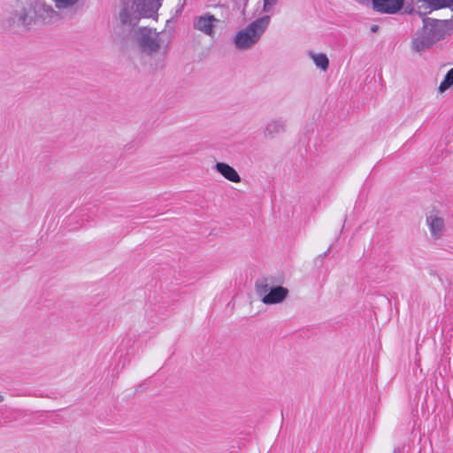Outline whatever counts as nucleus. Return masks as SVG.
I'll return each instance as SVG.
<instances>
[{"label": "nucleus", "instance_id": "4", "mask_svg": "<svg viewBox=\"0 0 453 453\" xmlns=\"http://www.w3.org/2000/svg\"><path fill=\"white\" fill-rule=\"evenodd\" d=\"M135 39L141 50L146 54L155 52L160 45L158 34L146 27L135 31Z\"/></svg>", "mask_w": 453, "mask_h": 453}, {"label": "nucleus", "instance_id": "19", "mask_svg": "<svg viewBox=\"0 0 453 453\" xmlns=\"http://www.w3.org/2000/svg\"><path fill=\"white\" fill-rule=\"evenodd\" d=\"M120 19L123 22H126V18H125V14L121 13L120 14Z\"/></svg>", "mask_w": 453, "mask_h": 453}, {"label": "nucleus", "instance_id": "12", "mask_svg": "<svg viewBox=\"0 0 453 453\" xmlns=\"http://www.w3.org/2000/svg\"><path fill=\"white\" fill-rule=\"evenodd\" d=\"M309 56L313 60L317 67L323 71H326L328 69L329 60L326 54L310 52Z\"/></svg>", "mask_w": 453, "mask_h": 453}, {"label": "nucleus", "instance_id": "21", "mask_svg": "<svg viewBox=\"0 0 453 453\" xmlns=\"http://www.w3.org/2000/svg\"><path fill=\"white\" fill-rule=\"evenodd\" d=\"M327 252L328 251H326L325 253H323V255H321L322 257H326L327 255Z\"/></svg>", "mask_w": 453, "mask_h": 453}, {"label": "nucleus", "instance_id": "17", "mask_svg": "<svg viewBox=\"0 0 453 453\" xmlns=\"http://www.w3.org/2000/svg\"><path fill=\"white\" fill-rule=\"evenodd\" d=\"M234 5L238 10H240L242 13H244L245 9L248 5L249 0H233Z\"/></svg>", "mask_w": 453, "mask_h": 453}, {"label": "nucleus", "instance_id": "18", "mask_svg": "<svg viewBox=\"0 0 453 453\" xmlns=\"http://www.w3.org/2000/svg\"><path fill=\"white\" fill-rule=\"evenodd\" d=\"M378 28H379V27H378L377 25H373V26L371 27V31H372V33H375V32H377Z\"/></svg>", "mask_w": 453, "mask_h": 453}, {"label": "nucleus", "instance_id": "7", "mask_svg": "<svg viewBox=\"0 0 453 453\" xmlns=\"http://www.w3.org/2000/svg\"><path fill=\"white\" fill-rule=\"evenodd\" d=\"M426 225L434 240H439L442 237L445 231V222L437 213L433 212L426 216Z\"/></svg>", "mask_w": 453, "mask_h": 453}, {"label": "nucleus", "instance_id": "1", "mask_svg": "<svg viewBox=\"0 0 453 453\" xmlns=\"http://www.w3.org/2000/svg\"><path fill=\"white\" fill-rule=\"evenodd\" d=\"M56 15L54 8L45 0H15L10 12V20L26 28L41 27Z\"/></svg>", "mask_w": 453, "mask_h": 453}, {"label": "nucleus", "instance_id": "9", "mask_svg": "<svg viewBox=\"0 0 453 453\" xmlns=\"http://www.w3.org/2000/svg\"><path fill=\"white\" fill-rule=\"evenodd\" d=\"M286 130V122L281 119L270 120L264 130V136L265 138L273 139L277 134L284 133Z\"/></svg>", "mask_w": 453, "mask_h": 453}, {"label": "nucleus", "instance_id": "20", "mask_svg": "<svg viewBox=\"0 0 453 453\" xmlns=\"http://www.w3.org/2000/svg\"><path fill=\"white\" fill-rule=\"evenodd\" d=\"M4 395L0 393V403L4 401Z\"/></svg>", "mask_w": 453, "mask_h": 453}, {"label": "nucleus", "instance_id": "16", "mask_svg": "<svg viewBox=\"0 0 453 453\" xmlns=\"http://www.w3.org/2000/svg\"><path fill=\"white\" fill-rule=\"evenodd\" d=\"M263 12H269L271 9L277 4L278 0H263Z\"/></svg>", "mask_w": 453, "mask_h": 453}, {"label": "nucleus", "instance_id": "5", "mask_svg": "<svg viewBox=\"0 0 453 453\" xmlns=\"http://www.w3.org/2000/svg\"><path fill=\"white\" fill-rule=\"evenodd\" d=\"M219 19L212 14L205 13L196 16L193 20V27L196 30L203 33L206 35L212 36L214 35V27Z\"/></svg>", "mask_w": 453, "mask_h": 453}, {"label": "nucleus", "instance_id": "8", "mask_svg": "<svg viewBox=\"0 0 453 453\" xmlns=\"http://www.w3.org/2000/svg\"><path fill=\"white\" fill-rule=\"evenodd\" d=\"M288 288L278 286L273 287L266 295L262 298V302L265 304H275L281 303L288 296Z\"/></svg>", "mask_w": 453, "mask_h": 453}, {"label": "nucleus", "instance_id": "10", "mask_svg": "<svg viewBox=\"0 0 453 453\" xmlns=\"http://www.w3.org/2000/svg\"><path fill=\"white\" fill-rule=\"evenodd\" d=\"M216 170L229 181L238 183L241 181V177L236 170L226 163L219 162L215 165Z\"/></svg>", "mask_w": 453, "mask_h": 453}, {"label": "nucleus", "instance_id": "2", "mask_svg": "<svg viewBox=\"0 0 453 453\" xmlns=\"http://www.w3.org/2000/svg\"><path fill=\"white\" fill-rule=\"evenodd\" d=\"M447 35V20L423 18V27L412 39V49L416 52L420 53L444 39Z\"/></svg>", "mask_w": 453, "mask_h": 453}, {"label": "nucleus", "instance_id": "13", "mask_svg": "<svg viewBox=\"0 0 453 453\" xmlns=\"http://www.w3.org/2000/svg\"><path fill=\"white\" fill-rule=\"evenodd\" d=\"M57 10H68L73 8L79 0H50Z\"/></svg>", "mask_w": 453, "mask_h": 453}, {"label": "nucleus", "instance_id": "14", "mask_svg": "<svg viewBox=\"0 0 453 453\" xmlns=\"http://www.w3.org/2000/svg\"><path fill=\"white\" fill-rule=\"evenodd\" d=\"M453 85V68L448 71L443 81L439 86V91L444 92Z\"/></svg>", "mask_w": 453, "mask_h": 453}, {"label": "nucleus", "instance_id": "3", "mask_svg": "<svg viewBox=\"0 0 453 453\" xmlns=\"http://www.w3.org/2000/svg\"><path fill=\"white\" fill-rule=\"evenodd\" d=\"M271 21L268 15L260 17L245 28L240 30L234 38V44L239 50H246L252 48L261 39Z\"/></svg>", "mask_w": 453, "mask_h": 453}, {"label": "nucleus", "instance_id": "6", "mask_svg": "<svg viewBox=\"0 0 453 453\" xmlns=\"http://www.w3.org/2000/svg\"><path fill=\"white\" fill-rule=\"evenodd\" d=\"M373 10L386 14H395L403 6L404 0H372Z\"/></svg>", "mask_w": 453, "mask_h": 453}, {"label": "nucleus", "instance_id": "15", "mask_svg": "<svg viewBox=\"0 0 453 453\" xmlns=\"http://www.w3.org/2000/svg\"><path fill=\"white\" fill-rule=\"evenodd\" d=\"M157 4L154 0H147L144 4V7L141 10L140 15L142 17H148L150 13L156 8Z\"/></svg>", "mask_w": 453, "mask_h": 453}, {"label": "nucleus", "instance_id": "11", "mask_svg": "<svg viewBox=\"0 0 453 453\" xmlns=\"http://www.w3.org/2000/svg\"><path fill=\"white\" fill-rule=\"evenodd\" d=\"M273 279L272 277H266L259 279L255 283V289L257 296L264 297L273 287Z\"/></svg>", "mask_w": 453, "mask_h": 453}]
</instances>
